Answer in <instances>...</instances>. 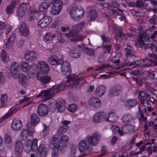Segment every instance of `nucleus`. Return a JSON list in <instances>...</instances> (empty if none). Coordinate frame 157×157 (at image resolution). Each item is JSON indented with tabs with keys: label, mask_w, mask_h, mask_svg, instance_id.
<instances>
[{
	"label": "nucleus",
	"mask_w": 157,
	"mask_h": 157,
	"mask_svg": "<svg viewBox=\"0 0 157 157\" xmlns=\"http://www.w3.org/2000/svg\"><path fill=\"white\" fill-rule=\"evenodd\" d=\"M101 136V134L98 132L93 133L91 136H87L86 140H82L79 143L78 148L79 151L83 153L85 152L86 151H92V146L97 145Z\"/></svg>",
	"instance_id": "obj_1"
},
{
	"label": "nucleus",
	"mask_w": 157,
	"mask_h": 157,
	"mask_svg": "<svg viewBox=\"0 0 157 157\" xmlns=\"http://www.w3.org/2000/svg\"><path fill=\"white\" fill-rule=\"evenodd\" d=\"M85 24L84 21H82L77 25L73 26L72 27V31L68 33L65 34L66 36L71 38V40L72 41H76L81 40L86 37L85 36L77 35L76 33L74 32H78L79 31Z\"/></svg>",
	"instance_id": "obj_2"
},
{
	"label": "nucleus",
	"mask_w": 157,
	"mask_h": 157,
	"mask_svg": "<svg viewBox=\"0 0 157 157\" xmlns=\"http://www.w3.org/2000/svg\"><path fill=\"white\" fill-rule=\"evenodd\" d=\"M18 67L17 63L13 62L10 65V72L13 78L14 79L18 78L20 84L23 85L25 83L27 78L24 74H19Z\"/></svg>",
	"instance_id": "obj_3"
},
{
	"label": "nucleus",
	"mask_w": 157,
	"mask_h": 157,
	"mask_svg": "<svg viewBox=\"0 0 157 157\" xmlns=\"http://www.w3.org/2000/svg\"><path fill=\"white\" fill-rule=\"evenodd\" d=\"M68 11L71 17L75 21L78 20L84 15V11L79 9L76 6L68 8Z\"/></svg>",
	"instance_id": "obj_4"
},
{
	"label": "nucleus",
	"mask_w": 157,
	"mask_h": 157,
	"mask_svg": "<svg viewBox=\"0 0 157 157\" xmlns=\"http://www.w3.org/2000/svg\"><path fill=\"white\" fill-rule=\"evenodd\" d=\"M65 86L63 84L60 85L58 87H52L47 90H44L38 95V97L48 96L52 94H55L62 90Z\"/></svg>",
	"instance_id": "obj_5"
},
{
	"label": "nucleus",
	"mask_w": 157,
	"mask_h": 157,
	"mask_svg": "<svg viewBox=\"0 0 157 157\" xmlns=\"http://www.w3.org/2000/svg\"><path fill=\"white\" fill-rule=\"evenodd\" d=\"M68 137L65 135H63L60 138V141L56 143L54 146L57 147L59 150L63 153L64 152L65 150L67 148V144L68 142Z\"/></svg>",
	"instance_id": "obj_6"
},
{
	"label": "nucleus",
	"mask_w": 157,
	"mask_h": 157,
	"mask_svg": "<svg viewBox=\"0 0 157 157\" xmlns=\"http://www.w3.org/2000/svg\"><path fill=\"white\" fill-rule=\"evenodd\" d=\"M62 62L59 65L61 67L62 73L64 75L69 76L71 72L70 63L67 61H63V60Z\"/></svg>",
	"instance_id": "obj_7"
},
{
	"label": "nucleus",
	"mask_w": 157,
	"mask_h": 157,
	"mask_svg": "<svg viewBox=\"0 0 157 157\" xmlns=\"http://www.w3.org/2000/svg\"><path fill=\"white\" fill-rule=\"evenodd\" d=\"M37 142L36 140H34L32 141L31 140H28L25 143V151L27 153H29L31 150L35 151L37 149Z\"/></svg>",
	"instance_id": "obj_8"
},
{
	"label": "nucleus",
	"mask_w": 157,
	"mask_h": 157,
	"mask_svg": "<svg viewBox=\"0 0 157 157\" xmlns=\"http://www.w3.org/2000/svg\"><path fill=\"white\" fill-rule=\"evenodd\" d=\"M107 114L104 112H97L93 117V121L95 123H98L103 121H105L106 119Z\"/></svg>",
	"instance_id": "obj_9"
},
{
	"label": "nucleus",
	"mask_w": 157,
	"mask_h": 157,
	"mask_svg": "<svg viewBox=\"0 0 157 157\" xmlns=\"http://www.w3.org/2000/svg\"><path fill=\"white\" fill-rule=\"evenodd\" d=\"M38 68L40 70L38 74H46L49 71V67L48 64L43 61H40L38 63Z\"/></svg>",
	"instance_id": "obj_10"
},
{
	"label": "nucleus",
	"mask_w": 157,
	"mask_h": 157,
	"mask_svg": "<svg viewBox=\"0 0 157 157\" xmlns=\"http://www.w3.org/2000/svg\"><path fill=\"white\" fill-rule=\"evenodd\" d=\"M37 113L41 117L47 116L49 112V109L47 106L44 104L40 105L37 107Z\"/></svg>",
	"instance_id": "obj_11"
},
{
	"label": "nucleus",
	"mask_w": 157,
	"mask_h": 157,
	"mask_svg": "<svg viewBox=\"0 0 157 157\" xmlns=\"http://www.w3.org/2000/svg\"><path fill=\"white\" fill-rule=\"evenodd\" d=\"M48 149L43 144L38 147L36 152L37 157H46L48 153Z\"/></svg>",
	"instance_id": "obj_12"
},
{
	"label": "nucleus",
	"mask_w": 157,
	"mask_h": 157,
	"mask_svg": "<svg viewBox=\"0 0 157 157\" xmlns=\"http://www.w3.org/2000/svg\"><path fill=\"white\" fill-rule=\"evenodd\" d=\"M47 62L52 65H56L57 66L63 62L62 59H59L57 56L56 55L50 56L47 59Z\"/></svg>",
	"instance_id": "obj_13"
},
{
	"label": "nucleus",
	"mask_w": 157,
	"mask_h": 157,
	"mask_svg": "<svg viewBox=\"0 0 157 157\" xmlns=\"http://www.w3.org/2000/svg\"><path fill=\"white\" fill-rule=\"evenodd\" d=\"M52 20V18L50 17L45 16L39 21L38 26L41 28L46 27L51 22Z\"/></svg>",
	"instance_id": "obj_14"
},
{
	"label": "nucleus",
	"mask_w": 157,
	"mask_h": 157,
	"mask_svg": "<svg viewBox=\"0 0 157 157\" xmlns=\"http://www.w3.org/2000/svg\"><path fill=\"white\" fill-rule=\"evenodd\" d=\"M19 30L20 34L25 36H27L29 33V31L25 23L21 22L19 27Z\"/></svg>",
	"instance_id": "obj_15"
},
{
	"label": "nucleus",
	"mask_w": 157,
	"mask_h": 157,
	"mask_svg": "<svg viewBox=\"0 0 157 157\" xmlns=\"http://www.w3.org/2000/svg\"><path fill=\"white\" fill-rule=\"evenodd\" d=\"M122 90V87L119 85H116L114 86L109 91V94L110 96L112 97L118 95Z\"/></svg>",
	"instance_id": "obj_16"
},
{
	"label": "nucleus",
	"mask_w": 157,
	"mask_h": 157,
	"mask_svg": "<svg viewBox=\"0 0 157 157\" xmlns=\"http://www.w3.org/2000/svg\"><path fill=\"white\" fill-rule=\"evenodd\" d=\"M61 10V6L58 5V3H52L50 8V12L53 15L58 14Z\"/></svg>",
	"instance_id": "obj_17"
},
{
	"label": "nucleus",
	"mask_w": 157,
	"mask_h": 157,
	"mask_svg": "<svg viewBox=\"0 0 157 157\" xmlns=\"http://www.w3.org/2000/svg\"><path fill=\"white\" fill-rule=\"evenodd\" d=\"M52 3L50 0H44L39 6V10L40 12H44L49 8Z\"/></svg>",
	"instance_id": "obj_18"
},
{
	"label": "nucleus",
	"mask_w": 157,
	"mask_h": 157,
	"mask_svg": "<svg viewBox=\"0 0 157 157\" xmlns=\"http://www.w3.org/2000/svg\"><path fill=\"white\" fill-rule=\"evenodd\" d=\"M36 56L35 51L33 50L27 51L24 55L25 59L29 61H32L36 59Z\"/></svg>",
	"instance_id": "obj_19"
},
{
	"label": "nucleus",
	"mask_w": 157,
	"mask_h": 157,
	"mask_svg": "<svg viewBox=\"0 0 157 157\" xmlns=\"http://www.w3.org/2000/svg\"><path fill=\"white\" fill-rule=\"evenodd\" d=\"M70 122L69 121L64 120L62 122V124L64 125L60 127L57 132V133L60 135L62 134L65 133L69 129V127L67 124L70 123Z\"/></svg>",
	"instance_id": "obj_20"
},
{
	"label": "nucleus",
	"mask_w": 157,
	"mask_h": 157,
	"mask_svg": "<svg viewBox=\"0 0 157 157\" xmlns=\"http://www.w3.org/2000/svg\"><path fill=\"white\" fill-rule=\"evenodd\" d=\"M37 78L42 85L46 84L49 83L51 80V77L47 75H41L38 74Z\"/></svg>",
	"instance_id": "obj_21"
},
{
	"label": "nucleus",
	"mask_w": 157,
	"mask_h": 157,
	"mask_svg": "<svg viewBox=\"0 0 157 157\" xmlns=\"http://www.w3.org/2000/svg\"><path fill=\"white\" fill-rule=\"evenodd\" d=\"M22 125V123L20 120L14 119L12 123L11 127L14 130L17 131L21 128Z\"/></svg>",
	"instance_id": "obj_22"
},
{
	"label": "nucleus",
	"mask_w": 157,
	"mask_h": 157,
	"mask_svg": "<svg viewBox=\"0 0 157 157\" xmlns=\"http://www.w3.org/2000/svg\"><path fill=\"white\" fill-rule=\"evenodd\" d=\"M30 121L31 123L30 124V125L34 127L39 123L40 121V120L39 117L36 114L33 113L30 117Z\"/></svg>",
	"instance_id": "obj_23"
},
{
	"label": "nucleus",
	"mask_w": 157,
	"mask_h": 157,
	"mask_svg": "<svg viewBox=\"0 0 157 157\" xmlns=\"http://www.w3.org/2000/svg\"><path fill=\"white\" fill-rule=\"evenodd\" d=\"M89 104L94 108H98L101 105V101L98 98L92 97L89 100Z\"/></svg>",
	"instance_id": "obj_24"
},
{
	"label": "nucleus",
	"mask_w": 157,
	"mask_h": 157,
	"mask_svg": "<svg viewBox=\"0 0 157 157\" xmlns=\"http://www.w3.org/2000/svg\"><path fill=\"white\" fill-rule=\"evenodd\" d=\"M135 128L131 124H123L121 130L124 133H132L134 131Z\"/></svg>",
	"instance_id": "obj_25"
},
{
	"label": "nucleus",
	"mask_w": 157,
	"mask_h": 157,
	"mask_svg": "<svg viewBox=\"0 0 157 157\" xmlns=\"http://www.w3.org/2000/svg\"><path fill=\"white\" fill-rule=\"evenodd\" d=\"M78 46L79 47V48H82V50L83 52L88 55L92 56L94 55V51L92 49L87 47L82 46L80 45H78Z\"/></svg>",
	"instance_id": "obj_26"
},
{
	"label": "nucleus",
	"mask_w": 157,
	"mask_h": 157,
	"mask_svg": "<svg viewBox=\"0 0 157 157\" xmlns=\"http://www.w3.org/2000/svg\"><path fill=\"white\" fill-rule=\"evenodd\" d=\"M69 53L71 57L75 58H78L81 55L80 52L75 47L72 48L70 49Z\"/></svg>",
	"instance_id": "obj_27"
},
{
	"label": "nucleus",
	"mask_w": 157,
	"mask_h": 157,
	"mask_svg": "<svg viewBox=\"0 0 157 157\" xmlns=\"http://www.w3.org/2000/svg\"><path fill=\"white\" fill-rule=\"evenodd\" d=\"M56 106L59 112H63L66 108L65 101L63 99H61L56 103Z\"/></svg>",
	"instance_id": "obj_28"
},
{
	"label": "nucleus",
	"mask_w": 157,
	"mask_h": 157,
	"mask_svg": "<svg viewBox=\"0 0 157 157\" xmlns=\"http://www.w3.org/2000/svg\"><path fill=\"white\" fill-rule=\"evenodd\" d=\"M107 117H106L107 120H106V121L114 122L118 118L117 114L113 112L109 113L108 114H107Z\"/></svg>",
	"instance_id": "obj_29"
},
{
	"label": "nucleus",
	"mask_w": 157,
	"mask_h": 157,
	"mask_svg": "<svg viewBox=\"0 0 157 157\" xmlns=\"http://www.w3.org/2000/svg\"><path fill=\"white\" fill-rule=\"evenodd\" d=\"M56 37V35L53 33L49 32L47 33L43 36V38L45 42L52 41Z\"/></svg>",
	"instance_id": "obj_30"
},
{
	"label": "nucleus",
	"mask_w": 157,
	"mask_h": 157,
	"mask_svg": "<svg viewBox=\"0 0 157 157\" xmlns=\"http://www.w3.org/2000/svg\"><path fill=\"white\" fill-rule=\"evenodd\" d=\"M68 76L67 78L68 82H72L71 83H72L73 82L81 79L83 77V75L82 74H79L76 76H75V75L72 74Z\"/></svg>",
	"instance_id": "obj_31"
},
{
	"label": "nucleus",
	"mask_w": 157,
	"mask_h": 157,
	"mask_svg": "<svg viewBox=\"0 0 157 157\" xmlns=\"http://www.w3.org/2000/svg\"><path fill=\"white\" fill-rule=\"evenodd\" d=\"M125 104L127 107L130 108L137 105L138 101L134 99H129L126 101Z\"/></svg>",
	"instance_id": "obj_32"
},
{
	"label": "nucleus",
	"mask_w": 157,
	"mask_h": 157,
	"mask_svg": "<svg viewBox=\"0 0 157 157\" xmlns=\"http://www.w3.org/2000/svg\"><path fill=\"white\" fill-rule=\"evenodd\" d=\"M123 47L127 51L126 56L128 58H130L132 57H134L135 56L133 54H131V51L132 50V46L128 45V44H126V45L124 44Z\"/></svg>",
	"instance_id": "obj_33"
},
{
	"label": "nucleus",
	"mask_w": 157,
	"mask_h": 157,
	"mask_svg": "<svg viewBox=\"0 0 157 157\" xmlns=\"http://www.w3.org/2000/svg\"><path fill=\"white\" fill-rule=\"evenodd\" d=\"M20 65L21 70L24 72H27L31 68V66L29 65L28 63L26 62L22 61L21 62Z\"/></svg>",
	"instance_id": "obj_34"
},
{
	"label": "nucleus",
	"mask_w": 157,
	"mask_h": 157,
	"mask_svg": "<svg viewBox=\"0 0 157 157\" xmlns=\"http://www.w3.org/2000/svg\"><path fill=\"white\" fill-rule=\"evenodd\" d=\"M133 118L131 114L127 113L124 114L122 117V120L124 123H128L130 122Z\"/></svg>",
	"instance_id": "obj_35"
},
{
	"label": "nucleus",
	"mask_w": 157,
	"mask_h": 157,
	"mask_svg": "<svg viewBox=\"0 0 157 157\" xmlns=\"http://www.w3.org/2000/svg\"><path fill=\"white\" fill-rule=\"evenodd\" d=\"M145 61H149L150 62L148 63V64L143 65V66H146L148 67H149L150 66H153L157 65V61L153 60L151 59H150L148 58H145L144 60H143V61L144 62Z\"/></svg>",
	"instance_id": "obj_36"
},
{
	"label": "nucleus",
	"mask_w": 157,
	"mask_h": 157,
	"mask_svg": "<svg viewBox=\"0 0 157 157\" xmlns=\"http://www.w3.org/2000/svg\"><path fill=\"white\" fill-rule=\"evenodd\" d=\"M16 2L14 1L12 2L10 5H8L6 9V13L10 14L12 13L13 9L14 8Z\"/></svg>",
	"instance_id": "obj_37"
},
{
	"label": "nucleus",
	"mask_w": 157,
	"mask_h": 157,
	"mask_svg": "<svg viewBox=\"0 0 157 157\" xmlns=\"http://www.w3.org/2000/svg\"><path fill=\"white\" fill-rule=\"evenodd\" d=\"M97 16V13L94 10H92L90 11L87 19L89 21H92L96 18Z\"/></svg>",
	"instance_id": "obj_38"
},
{
	"label": "nucleus",
	"mask_w": 157,
	"mask_h": 157,
	"mask_svg": "<svg viewBox=\"0 0 157 157\" xmlns=\"http://www.w3.org/2000/svg\"><path fill=\"white\" fill-rule=\"evenodd\" d=\"M26 131L28 133V135L30 136H33V134L35 132V128L34 126H32L30 125V124L28 123L27 124Z\"/></svg>",
	"instance_id": "obj_39"
},
{
	"label": "nucleus",
	"mask_w": 157,
	"mask_h": 157,
	"mask_svg": "<svg viewBox=\"0 0 157 157\" xmlns=\"http://www.w3.org/2000/svg\"><path fill=\"white\" fill-rule=\"evenodd\" d=\"M140 62L139 61H135L131 62H126L124 65L125 66H129L130 67H140ZM124 65H123V67H124Z\"/></svg>",
	"instance_id": "obj_40"
},
{
	"label": "nucleus",
	"mask_w": 157,
	"mask_h": 157,
	"mask_svg": "<svg viewBox=\"0 0 157 157\" xmlns=\"http://www.w3.org/2000/svg\"><path fill=\"white\" fill-rule=\"evenodd\" d=\"M106 91L105 87L102 85L98 87L96 89V93L98 95H103Z\"/></svg>",
	"instance_id": "obj_41"
},
{
	"label": "nucleus",
	"mask_w": 157,
	"mask_h": 157,
	"mask_svg": "<svg viewBox=\"0 0 157 157\" xmlns=\"http://www.w3.org/2000/svg\"><path fill=\"white\" fill-rule=\"evenodd\" d=\"M60 136V135H59V134L57 133V134L53 135V137L51 140L50 143L49 145L50 147H52V146H54V145L56 143L58 142L57 141V140L59 138Z\"/></svg>",
	"instance_id": "obj_42"
},
{
	"label": "nucleus",
	"mask_w": 157,
	"mask_h": 157,
	"mask_svg": "<svg viewBox=\"0 0 157 157\" xmlns=\"http://www.w3.org/2000/svg\"><path fill=\"white\" fill-rule=\"evenodd\" d=\"M77 108V106L74 104L69 105L67 107V109L68 111L72 113L75 112Z\"/></svg>",
	"instance_id": "obj_43"
},
{
	"label": "nucleus",
	"mask_w": 157,
	"mask_h": 157,
	"mask_svg": "<svg viewBox=\"0 0 157 157\" xmlns=\"http://www.w3.org/2000/svg\"><path fill=\"white\" fill-rule=\"evenodd\" d=\"M1 57L4 61L5 63H7L9 61V57L8 56L7 54L4 51L2 50L1 51Z\"/></svg>",
	"instance_id": "obj_44"
},
{
	"label": "nucleus",
	"mask_w": 157,
	"mask_h": 157,
	"mask_svg": "<svg viewBox=\"0 0 157 157\" xmlns=\"http://www.w3.org/2000/svg\"><path fill=\"white\" fill-rule=\"evenodd\" d=\"M28 133L25 129H23L21 132V136L23 140H26L27 137Z\"/></svg>",
	"instance_id": "obj_45"
},
{
	"label": "nucleus",
	"mask_w": 157,
	"mask_h": 157,
	"mask_svg": "<svg viewBox=\"0 0 157 157\" xmlns=\"http://www.w3.org/2000/svg\"><path fill=\"white\" fill-rule=\"evenodd\" d=\"M14 148L23 149V144L22 141L18 140H16L14 144Z\"/></svg>",
	"instance_id": "obj_46"
},
{
	"label": "nucleus",
	"mask_w": 157,
	"mask_h": 157,
	"mask_svg": "<svg viewBox=\"0 0 157 157\" xmlns=\"http://www.w3.org/2000/svg\"><path fill=\"white\" fill-rule=\"evenodd\" d=\"M143 35L142 34H140L139 35V39L138 40V42L139 43V47L140 48H142L143 45L145 44L143 40Z\"/></svg>",
	"instance_id": "obj_47"
},
{
	"label": "nucleus",
	"mask_w": 157,
	"mask_h": 157,
	"mask_svg": "<svg viewBox=\"0 0 157 157\" xmlns=\"http://www.w3.org/2000/svg\"><path fill=\"white\" fill-rule=\"evenodd\" d=\"M50 147L53 149L52 153V157H57L58 155L59 149L55 146L53 147Z\"/></svg>",
	"instance_id": "obj_48"
},
{
	"label": "nucleus",
	"mask_w": 157,
	"mask_h": 157,
	"mask_svg": "<svg viewBox=\"0 0 157 157\" xmlns=\"http://www.w3.org/2000/svg\"><path fill=\"white\" fill-rule=\"evenodd\" d=\"M8 99L7 95L5 94L2 95L1 97V102L2 105H4L6 104Z\"/></svg>",
	"instance_id": "obj_49"
},
{
	"label": "nucleus",
	"mask_w": 157,
	"mask_h": 157,
	"mask_svg": "<svg viewBox=\"0 0 157 157\" xmlns=\"http://www.w3.org/2000/svg\"><path fill=\"white\" fill-rule=\"evenodd\" d=\"M13 112L11 109L7 113L1 117L2 120H4L8 118L13 113Z\"/></svg>",
	"instance_id": "obj_50"
},
{
	"label": "nucleus",
	"mask_w": 157,
	"mask_h": 157,
	"mask_svg": "<svg viewBox=\"0 0 157 157\" xmlns=\"http://www.w3.org/2000/svg\"><path fill=\"white\" fill-rule=\"evenodd\" d=\"M18 9L25 12L27 9V4L25 2L20 3Z\"/></svg>",
	"instance_id": "obj_51"
},
{
	"label": "nucleus",
	"mask_w": 157,
	"mask_h": 157,
	"mask_svg": "<svg viewBox=\"0 0 157 157\" xmlns=\"http://www.w3.org/2000/svg\"><path fill=\"white\" fill-rule=\"evenodd\" d=\"M111 45H106L103 47V52L104 53H109L111 51Z\"/></svg>",
	"instance_id": "obj_52"
},
{
	"label": "nucleus",
	"mask_w": 157,
	"mask_h": 157,
	"mask_svg": "<svg viewBox=\"0 0 157 157\" xmlns=\"http://www.w3.org/2000/svg\"><path fill=\"white\" fill-rule=\"evenodd\" d=\"M59 42L60 43H63L65 41V39L64 37L61 34H59L57 36Z\"/></svg>",
	"instance_id": "obj_53"
},
{
	"label": "nucleus",
	"mask_w": 157,
	"mask_h": 157,
	"mask_svg": "<svg viewBox=\"0 0 157 157\" xmlns=\"http://www.w3.org/2000/svg\"><path fill=\"white\" fill-rule=\"evenodd\" d=\"M116 34L117 36H119L121 38H123L124 35L122 33V30L120 29H119L116 31Z\"/></svg>",
	"instance_id": "obj_54"
},
{
	"label": "nucleus",
	"mask_w": 157,
	"mask_h": 157,
	"mask_svg": "<svg viewBox=\"0 0 157 157\" xmlns=\"http://www.w3.org/2000/svg\"><path fill=\"white\" fill-rule=\"evenodd\" d=\"M22 149L15 148V155L17 156H20L22 153Z\"/></svg>",
	"instance_id": "obj_55"
},
{
	"label": "nucleus",
	"mask_w": 157,
	"mask_h": 157,
	"mask_svg": "<svg viewBox=\"0 0 157 157\" xmlns=\"http://www.w3.org/2000/svg\"><path fill=\"white\" fill-rule=\"evenodd\" d=\"M12 139L11 136L9 135L6 134L5 136V143H8L10 142H12Z\"/></svg>",
	"instance_id": "obj_56"
},
{
	"label": "nucleus",
	"mask_w": 157,
	"mask_h": 157,
	"mask_svg": "<svg viewBox=\"0 0 157 157\" xmlns=\"http://www.w3.org/2000/svg\"><path fill=\"white\" fill-rule=\"evenodd\" d=\"M25 12H24L22 10H20L18 8V10L17 11V15L19 17H22L25 14Z\"/></svg>",
	"instance_id": "obj_57"
},
{
	"label": "nucleus",
	"mask_w": 157,
	"mask_h": 157,
	"mask_svg": "<svg viewBox=\"0 0 157 157\" xmlns=\"http://www.w3.org/2000/svg\"><path fill=\"white\" fill-rule=\"evenodd\" d=\"M147 123H146L144 125L145 130L144 131V134L146 137H147V135L148 136V134L150 132L149 130L147 128L148 126H147Z\"/></svg>",
	"instance_id": "obj_58"
},
{
	"label": "nucleus",
	"mask_w": 157,
	"mask_h": 157,
	"mask_svg": "<svg viewBox=\"0 0 157 157\" xmlns=\"http://www.w3.org/2000/svg\"><path fill=\"white\" fill-rule=\"evenodd\" d=\"M16 38V35L14 33H13L11 35L9 38L8 40H10V41L14 42Z\"/></svg>",
	"instance_id": "obj_59"
},
{
	"label": "nucleus",
	"mask_w": 157,
	"mask_h": 157,
	"mask_svg": "<svg viewBox=\"0 0 157 157\" xmlns=\"http://www.w3.org/2000/svg\"><path fill=\"white\" fill-rule=\"evenodd\" d=\"M139 95L141 96L142 97H145L146 99H148L150 96V95L148 94H146L143 93L142 90L140 91L139 92Z\"/></svg>",
	"instance_id": "obj_60"
},
{
	"label": "nucleus",
	"mask_w": 157,
	"mask_h": 157,
	"mask_svg": "<svg viewBox=\"0 0 157 157\" xmlns=\"http://www.w3.org/2000/svg\"><path fill=\"white\" fill-rule=\"evenodd\" d=\"M107 149V148L105 146H103L101 150V154L99 155V156L106 155Z\"/></svg>",
	"instance_id": "obj_61"
},
{
	"label": "nucleus",
	"mask_w": 157,
	"mask_h": 157,
	"mask_svg": "<svg viewBox=\"0 0 157 157\" xmlns=\"http://www.w3.org/2000/svg\"><path fill=\"white\" fill-rule=\"evenodd\" d=\"M14 43V42L11 41L8 39L6 44V47L8 48H10L12 46Z\"/></svg>",
	"instance_id": "obj_62"
},
{
	"label": "nucleus",
	"mask_w": 157,
	"mask_h": 157,
	"mask_svg": "<svg viewBox=\"0 0 157 157\" xmlns=\"http://www.w3.org/2000/svg\"><path fill=\"white\" fill-rule=\"evenodd\" d=\"M136 5L137 7H141L144 6V2L142 1L138 0L137 1Z\"/></svg>",
	"instance_id": "obj_63"
},
{
	"label": "nucleus",
	"mask_w": 157,
	"mask_h": 157,
	"mask_svg": "<svg viewBox=\"0 0 157 157\" xmlns=\"http://www.w3.org/2000/svg\"><path fill=\"white\" fill-rule=\"evenodd\" d=\"M101 37L103 40V42L105 43L109 42L110 40L109 38L106 37L104 35L101 36Z\"/></svg>",
	"instance_id": "obj_64"
}]
</instances>
